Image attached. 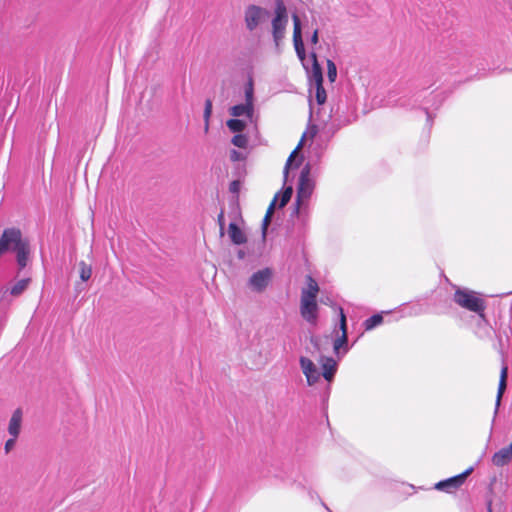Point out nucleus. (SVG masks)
I'll use <instances>...</instances> for the list:
<instances>
[{
    "label": "nucleus",
    "mask_w": 512,
    "mask_h": 512,
    "mask_svg": "<svg viewBox=\"0 0 512 512\" xmlns=\"http://www.w3.org/2000/svg\"><path fill=\"white\" fill-rule=\"evenodd\" d=\"M299 362L308 385L312 386L317 383L320 379L321 373L319 372V369L315 363L311 359L304 356L300 357ZM318 362L322 368V376L326 381L331 382L337 372V361L332 357L321 356Z\"/></svg>",
    "instance_id": "nucleus-1"
},
{
    "label": "nucleus",
    "mask_w": 512,
    "mask_h": 512,
    "mask_svg": "<svg viewBox=\"0 0 512 512\" xmlns=\"http://www.w3.org/2000/svg\"><path fill=\"white\" fill-rule=\"evenodd\" d=\"M288 25V12L285 4L278 0L271 20V34L277 52H281V46L286 36Z\"/></svg>",
    "instance_id": "nucleus-2"
},
{
    "label": "nucleus",
    "mask_w": 512,
    "mask_h": 512,
    "mask_svg": "<svg viewBox=\"0 0 512 512\" xmlns=\"http://www.w3.org/2000/svg\"><path fill=\"white\" fill-rule=\"evenodd\" d=\"M453 300L460 307L478 314L482 320H485V301L475 291L458 287Z\"/></svg>",
    "instance_id": "nucleus-3"
},
{
    "label": "nucleus",
    "mask_w": 512,
    "mask_h": 512,
    "mask_svg": "<svg viewBox=\"0 0 512 512\" xmlns=\"http://www.w3.org/2000/svg\"><path fill=\"white\" fill-rule=\"evenodd\" d=\"M315 188V182L310 177V166L307 164L303 167L299 177V183L297 187V198L296 203L298 207L306 204L310 199Z\"/></svg>",
    "instance_id": "nucleus-4"
},
{
    "label": "nucleus",
    "mask_w": 512,
    "mask_h": 512,
    "mask_svg": "<svg viewBox=\"0 0 512 512\" xmlns=\"http://www.w3.org/2000/svg\"><path fill=\"white\" fill-rule=\"evenodd\" d=\"M269 16V11L261 6L250 4L244 11V23L249 32L255 31Z\"/></svg>",
    "instance_id": "nucleus-5"
},
{
    "label": "nucleus",
    "mask_w": 512,
    "mask_h": 512,
    "mask_svg": "<svg viewBox=\"0 0 512 512\" xmlns=\"http://www.w3.org/2000/svg\"><path fill=\"white\" fill-rule=\"evenodd\" d=\"M25 241L26 240L22 239V234L19 229H5L0 236V255L8 251H14Z\"/></svg>",
    "instance_id": "nucleus-6"
},
{
    "label": "nucleus",
    "mask_w": 512,
    "mask_h": 512,
    "mask_svg": "<svg viewBox=\"0 0 512 512\" xmlns=\"http://www.w3.org/2000/svg\"><path fill=\"white\" fill-rule=\"evenodd\" d=\"M272 270L270 268H264L256 271L251 275L248 280V287L256 293L265 291L272 280Z\"/></svg>",
    "instance_id": "nucleus-7"
},
{
    "label": "nucleus",
    "mask_w": 512,
    "mask_h": 512,
    "mask_svg": "<svg viewBox=\"0 0 512 512\" xmlns=\"http://www.w3.org/2000/svg\"><path fill=\"white\" fill-rule=\"evenodd\" d=\"M293 20V44L295 48V52L297 54V57L303 64L305 65L306 60V52L305 47L302 39V30H301V21L298 15L293 14L292 16Z\"/></svg>",
    "instance_id": "nucleus-8"
},
{
    "label": "nucleus",
    "mask_w": 512,
    "mask_h": 512,
    "mask_svg": "<svg viewBox=\"0 0 512 512\" xmlns=\"http://www.w3.org/2000/svg\"><path fill=\"white\" fill-rule=\"evenodd\" d=\"M473 471V467L468 468L463 473L451 477L449 479L443 480L438 482L435 485V488L438 490L446 491L448 493L453 492L454 490L458 489L465 481L466 477L470 475Z\"/></svg>",
    "instance_id": "nucleus-9"
},
{
    "label": "nucleus",
    "mask_w": 512,
    "mask_h": 512,
    "mask_svg": "<svg viewBox=\"0 0 512 512\" xmlns=\"http://www.w3.org/2000/svg\"><path fill=\"white\" fill-rule=\"evenodd\" d=\"M318 305L316 299L301 296L300 313L301 316L309 323L315 324L317 321Z\"/></svg>",
    "instance_id": "nucleus-10"
},
{
    "label": "nucleus",
    "mask_w": 512,
    "mask_h": 512,
    "mask_svg": "<svg viewBox=\"0 0 512 512\" xmlns=\"http://www.w3.org/2000/svg\"><path fill=\"white\" fill-rule=\"evenodd\" d=\"M340 311V323H339V327H340V330H341V335L339 337H337L333 343V349H334V352L339 355L340 354V349L342 347H344V351L343 353H346L348 351V346H347V326H346V316L344 314V311L342 308L339 309Z\"/></svg>",
    "instance_id": "nucleus-11"
},
{
    "label": "nucleus",
    "mask_w": 512,
    "mask_h": 512,
    "mask_svg": "<svg viewBox=\"0 0 512 512\" xmlns=\"http://www.w3.org/2000/svg\"><path fill=\"white\" fill-rule=\"evenodd\" d=\"M310 58L312 60V66L311 68H308L306 65H304V68L307 71L310 86L312 85H319L323 83V74H322V68L317 60V55L314 51L310 53Z\"/></svg>",
    "instance_id": "nucleus-12"
},
{
    "label": "nucleus",
    "mask_w": 512,
    "mask_h": 512,
    "mask_svg": "<svg viewBox=\"0 0 512 512\" xmlns=\"http://www.w3.org/2000/svg\"><path fill=\"white\" fill-rule=\"evenodd\" d=\"M492 463L497 467H503L512 460V445L500 449L492 456Z\"/></svg>",
    "instance_id": "nucleus-13"
},
{
    "label": "nucleus",
    "mask_w": 512,
    "mask_h": 512,
    "mask_svg": "<svg viewBox=\"0 0 512 512\" xmlns=\"http://www.w3.org/2000/svg\"><path fill=\"white\" fill-rule=\"evenodd\" d=\"M229 113L233 117H241L246 116L250 121H252L254 115V103H243L234 105L229 109Z\"/></svg>",
    "instance_id": "nucleus-14"
},
{
    "label": "nucleus",
    "mask_w": 512,
    "mask_h": 512,
    "mask_svg": "<svg viewBox=\"0 0 512 512\" xmlns=\"http://www.w3.org/2000/svg\"><path fill=\"white\" fill-rule=\"evenodd\" d=\"M16 252V261L19 266V270L24 269L29 262L30 255V245L26 240L24 243L20 244L17 249L14 250Z\"/></svg>",
    "instance_id": "nucleus-15"
},
{
    "label": "nucleus",
    "mask_w": 512,
    "mask_h": 512,
    "mask_svg": "<svg viewBox=\"0 0 512 512\" xmlns=\"http://www.w3.org/2000/svg\"><path fill=\"white\" fill-rule=\"evenodd\" d=\"M22 423V411L21 409H16L9 421L8 432L12 437H18L21 430Z\"/></svg>",
    "instance_id": "nucleus-16"
},
{
    "label": "nucleus",
    "mask_w": 512,
    "mask_h": 512,
    "mask_svg": "<svg viewBox=\"0 0 512 512\" xmlns=\"http://www.w3.org/2000/svg\"><path fill=\"white\" fill-rule=\"evenodd\" d=\"M228 234L231 241L236 245L244 244L247 241L245 233L237 226L236 223L229 224Z\"/></svg>",
    "instance_id": "nucleus-17"
},
{
    "label": "nucleus",
    "mask_w": 512,
    "mask_h": 512,
    "mask_svg": "<svg viewBox=\"0 0 512 512\" xmlns=\"http://www.w3.org/2000/svg\"><path fill=\"white\" fill-rule=\"evenodd\" d=\"M30 282V278L20 279L17 282H15L11 287L7 288L5 293L8 292L13 297H18L28 288Z\"/></svg>",
    "instance_id": "nucleus-18"
},
{
    "label": "nucleus",
    "mask_w": 512,
    "mask_h": 512,
    "mask_svg": "<svg viewBox=\"0 0 512 512\" xmlns=\"http://www.w3.org/2000/svg\"><path fill=\"white\" fill-rule=\"evenodd\" d=\"M507 374H508V367L506 365H503L502 369H501V373H500V380H499V386H498V392H497V398H496L495 414H497L502 395L506 389Z\"/></svg>",
    "instance_id": "nucleus-19"
},
{
    "label": "nucleus",
    "mask_w": 512,
    "mask_h": 512,
    "mask_svg": "<svg viewBox=\"0 0 512 512\" xmlns=\"http://www.w3.org/2000/svg\"><path fill=\"white\" fill-rule=\"evenodd\" d=\"M318 292L317 282L311 276H307V288L302 290L301 296L316 299Z\"/></svg>",
    "instance_id": "nucleus-20"
},
{
    "label": "nucleus",
    "mask_w": 512,
    "mask_h": 512,
    "mask_svg": "<svg viewBox=\"0 0 512 512\" xmlns=\"http://www.w3.org/2000/svg\"><path fill=\"white\" fill-rule=\"evenodd\" d=\"M226 125L234 133H241L246 128V122L240 119H230Z\"/></svg>",
    "instance_id": "nucleus-21"
},
{
    "label": "nucleus",
    "mask_w": 512,
    "mask_h": 512,
    "mask_svg": "<svg viewBox=\"0 0 512 512\" xmlns=\"http://www.w3.org/2000/svg\"><path fill=\"white\" fill-rule=\"evenodd\" d=\"M312 89H315V99H316V102L319 105L324 104L325 101H326L327 95H326V91H325V89L323 87V83H321L319 85H312L311 86V90Z\"/></svg>",
    "instance_id": "nucleus-22"
},
{
    "label": "nucleus",
    "mask_w": 512,
    "mask_h": 512,
    "mask_svg": "<svg viewBox=\"0 0 512 512\" xmlns=\"http://www.w3.org/2000/svg\"><path fill=\"white\" fill-rule=\"evenodd\" d=\"M383 322V316L380 314H375L368 319L365 320L364 326L366 330H371L376 326L380 325Z\"/></svg>",
    "instance_id": "nucleus-23"
},
{
    "label": "nucleus",
    "mask_w": 512,
    "mask_h": 512,
    "mask_svg": "<svg viewBox=\"0 0 512 512\" xmlns=\"http://www.w3.org/2000/svg\"><path fill=\"white\" fill-rule=\"evenodd\" d=\"M80 268V278L82 281H87L90 279L92 275V268L90 265L86 264L84 261L79 263Z\"/></svg>",
    "instance_id": "nucleus-24"
},
{
    "label": "nucleus",
    "mask_w": 512,
    "mask_h": 512,
    "mask_svg": "<svg viewBox=\"0 0 512 512\" xmlns=\"http://www.w3.org/2000/svg\"><path fill=\"white\" fill-rule=\"evenodd\" d=\"M231 142L236 147L246 148L248 145V137L244 134L238 133L233 136Z\"/></svg>",
    "instance_id": "nucleus-25"
},
{
    "label": "nucleus",
    "mask_w": 512,
    "mask_h": 512,
    "mask_svg": "<svg viewBox=\"0 0 512 512\" xmlns=\"http://www.w3.org/2000/svg\"><path fill=\"white\" fill-rule=\"evenodd\" d=\"M327 77L331 83L335 82L337 78V67L330 59L327 60Z\"/></svg>",
    "instance_id": "nucleus-26"
},
{
    "label": "nucleus",
    "mask_w": 512,
    "mask_h": 512,
    "mask_svg": "<svg viewBox=\"0 0 512 512\" xmlns=\"http://www.w3.org/2000/svg\"><path fill=\"white\" fill-rule=\"evenodd\" d=\"M212 114V101L210 99H207L205 101V108H204V122H205V131H208L209 129V121Z\"/></svg>",
    "instance_id": "nucleus-27"
},
{
    "label": "nucleus",
    "mask_w": 512,
    "mask_h": 512,
    "mask_svg": "<svg viewBox=\"0 0 512 512\" xmlns=\"http://www.w3.org/2000/svg\"><path fill=\"white\" fill-rule=\"evenodd\" d=\"M245 102L254 103V86L251 78L245 86Z\"/></svg>",
    "instance_id": "nucleus-28"
},
{
    "label": "nucleus",
    "mask_w": 512,
    "mask_h": 512,
    "mask_svg": "<svg viewBox=\"0 0 512 512\" xmlns=\"http://www.w3.org/2000/svg\"><path fill=\"white\" fill-rule=\"evenodd\" d=\"M301 147V143H299V145L295 148V150L290 154V156L288 157L287 159V162H286V165L284 167V171H283V174H284V180L286 181L287 180V176H288V172H289V169L292 165V162L293 160L295 159L297 153H298V150L300 149Z\"/></svg>",
    "instance_id": "nucleus-29"
},
{
    "label": "nucleus",
    "mask_w": 512,
    "mask_h": 512,
    "mask_svg": "<svg viewBox=\"0 0 512 512\" xmlns=\"http://www.w3.org/2000/svg\"><path fill=\"white\" fill-rule=\"evenodd\" d=\"M292 192H293V189L291 186L285 188L283 193L280 195V203H279L280 208L284 207L289 202Z\"/></svg>",
    "instance_id": "nucleus-30"
},
{
    "label": "nucleus",
    "mask_w": 512,
    "mask_h": 512,
    "mask_svg": "<svg viewBox=\"0 0 512 512\" xmlns=\"http://www.w3.org/2000/svg\"><path fill=\"white\" fill-rule=\"evenodd\" d=\"M16 438L17 437H12L5 442L4 450H5L6 454H8L14 448L15 443H16Z\"/></svg>",
    "instance_id": "nucleus-31"
},
{
    "label": "nucleus",
    "mask_w": 512,
    "mask_h": 512,
    "mask_svg": "<svg viewBox=\"0 0 512 512\" xmlns=\"http://www.w3.org/2000/svg\"><path fill=\"white\" fill-rule=\"evenodd\" d=\"M230 159L233 162H237V161L243 160L244 157H243V154L241 152H239L237 150H232L230 152Z\"/></svg>",
    "instance_id": "nucleus-32"
},
{
    "label": "nucleus",
    "mask_w": 512,
    "mask_h": 512,
    "mask_svg": "<svg viewBox=\"0 0 512 512\" xmlns=\"http://www.w3.org/2000/svg\"><path fill=\"white\" fill-rule=\"evenodd\" d=\"M280 194H276L273 201L271 202V204L269 205L268 209H267V212H266V215H269L270 217L272 216L273 212H274V209H275V205H276V202L278 200V197H279Z\"/></svg>",
    "instance_id": "nucleus-33"
},
{
    "label": "nucleus",
    "mask_w": 512,
    "mask_h": 512,
    "mask_svg": "<svg viewBox=\"0 0 512 512\" xmlns=\"http://www.w3.org/2000/svg\"><path fill=\"white\" fill-rule=\"evenodd\" d=\"M280 194H276L273 201L271 202V204L269 205L268 209H267V212H266V215H269L270 217L272 216L273 212H274V209H275V205H276V202L278 200V197H279Z\"/></svg>",
    "instance_id": "nucleus-34"
},
{
    "label": "nucleus",
    "mask_w": 512,
    "mask_h": 512,
    "mask_svg": "<svg viewBox=\"0 0 512 512\" xmlns=\"http://www.w3.org/2000/svg\"><path fill=\"white\" fill-rule=\"evenodd\" d=\"M270 219H271V217L269 215H265V217L263 219V223H262L263 238H265V236H266V231H267V227L270 223Z\"/></svg>",
    "instance_id": "nucleus-35"
},
{
    "label": "nucleus",
    "mask_w": 512,
    "mask_h": 512,
    "mask_svg": "<svg viewBox=\"0 0 512 512\" xmlns=\"http://www.w3.org/2000/svg\"><path fill=\"white\" fill-rule=\"evenodd\" d=\"M218 223H219V226H220V233L221 235H223L224 233V214L223 212H221L219 215H218Z\"/></svg>",
    "instance_id": "nucleus-36"
},
{
    "label": "nucleus",
    "mask_w": 512,
    "mask_h": 512,
    "mask_svg": "<svg viewBox=\"0 0 512 512\" xmlns=\"http://www.w3.org/2000/svg\"><path fill=\"white\" fill-rule=\"evenodd\" d=\"M310 41H311V43H312L313 45H316V44L318 43V41H319V36H318V30H317V29L313 32V34H312V36H311Z\"/></svg>",
    "instance_id": "nucleus-37"
},
{
    "label": "nucleus",
    "mask_w": 512,
    "mask_h": 512,
    "mask_svg": "<svg viewBox=\"0 0 512 512\" xmlns=\"http://www.w3.org/2000/svg\"><path fill=\"white\" fill-rule=\"evenodd\" d=\"M238 185H239L238 181H233V182L231 183V185H230V191H232V192H236V191H237V189H238Z\"/></svg>",
    "instance_id": "nucleus-38"
},
{
    "label": "nucleus",
    "mask_w": 512,
    "mask_h": 512,
    "mask_svg": "<svg viewBox=\"0 0 512 512\" xmlns=\"http://www.w3.org/2000/svg\"><path fill=\"white\" fill-rule=\"evenodd\" d=\"M312 342L314 343V345L317 347V340L316 339H312Z\"/></svg>",
    "instance_id": "nucleus-39"
},
{
    "label": "nucleus",
    "mask_w": 512,
    "mask_h": 512,
    "mask_svg": "<svg viewBox=\"0 0 512 512\" xmlns=\"http://www.w3.org/2000/svg\"><path fill=\"white\" fill-rule=\"evenodd\" d=\"M488 511H489V512H492V510H491V506H490V505H489V507H488Z\"/></svg>",
    "instance_id": "nucleus-40"
}]
</instances>
